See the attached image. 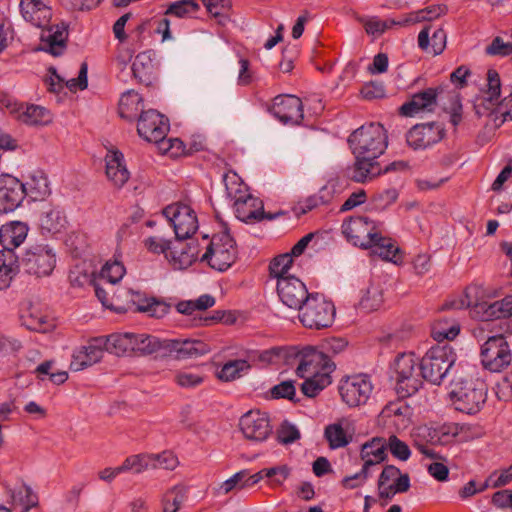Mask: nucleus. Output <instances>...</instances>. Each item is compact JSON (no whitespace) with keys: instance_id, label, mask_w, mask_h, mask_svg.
Masks as SVG:
<instances>
[{"instance_id":"ddd939ff","label":"nucleus","mask_w":512,"mask_h":512,"mask_svg":"<svg viewBox=\"0 0 512 512\" xmlns=\"http://www.w3.org/2000/svg\"><path fill=\"white\" fill-rule=\"evenodd\" d=\"M163 215L171 223L177 240H185L198 230V220L194 210L183 203H174L163 209Z\"/></svg>"},{"instance_id":"052dcab7","label":"nucleus","mask_w":512,"mask_h":512,"mask_svg":"<svg viewBox=\"0 0 512 512\" xmlns=\"http://www.w3.org/2000/svg\"><path fill=\"white\" fill-rule=\"evenodd\" d=\"M485 53L490 56H509L512 54V43L504 42L501 37H495L486 47Z\"/></svg>"},{"instance_id":"4c0bfd02","label":"nucleus","mask_w":512,"mask_h":512,"mask_svg":"<svg viewBox=\"0 0 512 512\" xmlns=\"http://www.w3.org/2000/svg\"><path fill=\"white\" fill-rule=\"evenodd\" d=\"M446 12L447 7L445 5H431L426 8L410 13L407 17H405L398 23L400 24V26H406L409 24L419 23L423 21H432L439 18L442 15H445Z\"/></svg>"},{"instance_id":"2eb2a0df","label":"nucleus","mask_w":512,"mask_h":512,"mask_svg":"<svg viewBox=\"0 0 512 512\" xmlns=\"http://www.w3.org/2000/svg\"><path fill=\"white\" fill-rule=\"evenodd\" d=\"M379 231L376 223L367 216L350 217L342 224V233L346 239L364 249H368Z\"/></svg>"},{"instance_id":"6ab92c4d","label":"nucleus","mask_w":512,"mask_h":512,"mask_svg":"<svg viewBox=\"0 0 512 512\" xmlns=\"http://www.w3.org/2000/svg\"><path fill=\"white\" fill-rule=\"evenodd\" d=\"M277 293L284 305L296 310L311 296L305 284L294 276L280 278L277 281Z\"/></svg>"},{"instance_id":"a878e982","label":"nucleus","mask_w":512,"mask_h":512,"mask_svg":"<svg viewBox=\"0 0 512 512\" xmlns=\"http://www.w3.org/2000/svg\"><path fill=\"white\" fill-rule=\"evenodd\" d=\"M20 12L25 21L38 28L47 26L52 18L48 0H20Z\"/></svg>"},{"instance_id":"473e14b6","label":"nucleus","mask_w":512,"mask_h":512,"mask_svg":"<svg viewBox=\"0 0 512 512\" xmlns=\"http://www.w3.org/2000/svg\"><path fill=\"white\" fill-rule=\"evenodd\" d=\"M135 340L134 333L124 332V333H113L103 339L104 348L117 356L124 355H132Z\"/></svg>"},{"instance_id":"69168bd1","label":"nucleus","mask_w":512,"mask_h":512,"mask_svg":"<svg viewBox=\"0 0 512 512\" xmlns=\"http://www.w3.org/2000/svg\"><path fill=\"white\" fill-rule=\"evenodd\" d=\"M270 392L274 399L286 398L293 400L296 390L292 381H283L280 384L273 386Z\"/></svg>"},{"instance_id":"f3484780","label":"nucleus","mask_w":512,"mask_h":512,"mask_svg":"<svg viewBox=\"0 0 512 512\" xmlns=\"http://www.w3.org/2000/svg\"><path fill=\"white\" fill-rule=\"evenodd\" d=\"M444 136L445 128L442 123L429 122L414 125L406 134V141L412 149L420 150L440 142Z\"/></svg>"},{"instance_id":"49530a36","label":"nucleus","mask_w":512,"mask_h":512,"mask_svg":"<svg viewBox=\"0 0 512 512\" xmlns=\"http://www.w3.org/2000/svg\"><path fill=\"white\" fill-rule=\"evenodd\" d=\"M324 436L332 449L345 447L351 441V436L346 433L340 423L328 425L325 428Z\"/></svg>"},{"instance_id":"a19ab883","label":"nucleus","mask_w":512,"mask_h":512,"mask_svg":"<svg viewBox=\"0 0 512 512\" xmlns=\"http://www.w3.org/2000/svg\"><path fill=\"white\" fill-rule=\"evenodd\" d=\"M368 249L372 250V254L378 255L383 260L396 262V254L399 248L392 242L390 238L381 235L377 232V237L373 239L371 246Z\"/></svg>"},{"instance_id":"c03bdc74","label":"nucleus","mask_w":512,"mask_h":512,"mask_svg":"<svg viewBox=\"0 0 512 512\" xmlns=\"http://www.w3.org/2000/svg\"><path fill=\"white\" fill-rule=\"evenodd\" d=\"M303 378L305 381L301 384V391L305 396L310 398L318 395L332 382L331 375H328L327 373H320L314 376L308 375Z\"/></svg>"},{"instance_id":"2f4dec72","label":"nucleus","mask_w":512,"mask_h":512,"mask_svg":"<svg viewBox=\"0 0 512 512\" xmlns=\"http://www.w3.org/2000/svg\"><path fill=\"white\" fill-rule=\"evenodd\" d=\"M487 95L481 100V103L475 104L476 113L482 115V109L489 111L499 102L501 94V81L499 73L494 69H489L487 72Z\"/></svg>"},{"instance_id":"72a5a7b5","label":"nucleus","mask_w":512,"mask_h":512,"mask_svg":"<svg viewBox=\"0 0 512 512\" xmlns=\"http://www.w3.org/2000/svg\"><path fill=\"white\" fill-rule=\"evenodd\" d=\"M0 245L4 249H15L19 247L26 239L28 226L22 222H11L2 228Z\"/></svg>"},{"instance_id":"f03ea898","label":"nucleus","mask_w":512,"mask_h":512,"mask_svg":"<svg viewBox=\"0 0 512 512\" xmlns=\"http://www.w3.org/2000/svg\"><path fill=\"white\" fill-rule=\"evenodd\" d=\"M456 361V353L448 344L431 347L419 363L422 378L440 385Z\"/></svg>"},{"instance_id":"8fccbe9b","label":"nucleus","mask_w":512,"mask_h":512,"mask_svg":"<svg viewBox=\"0 0 512 512\" xmlns=\"http://www.w3.org/2000/svg\"><path fill=\"white\" fill-rule=\"evenodd\" d=\"M293 263L291 254H282L277 257H275L270 265H269V271L270 275L277 279V281L280 278H286L289 275H286L291 268V265Z\"/></svg>"},{"instance_id":"423d86ee","label":"nucleus","mask_w":512,"mask_h":512,"mask_svg":"<svg viewBox=\"0 0 512 512\" xmlns=\"http://www.w3.org/2000/svg\"><path fill=\"white\" fill-rule=\"evenodd\" d=\"M124 298L126 301L121 305H112V310L117 313H125L127 311L147 313L150 317L157 319L163 318L170 310V305L156 298H147L140 292L132 290H121L117 296Z\"/></svg>"},{"instance_id":"79ce46f5","label":"nucleus","mask_w":512,"mask_h":512,"mask_svg":"<svg viewBox=\"0 0 512 512\" xmlns=\"http://www.w3.org/2000/svg\"><path fill=\"white\" fill-rule=\"evenodd\" d=\"M383 289L380 284L371 283L363 293L359 306L366 312L378 310L383 304Z\"/></svg>"},{"instance_id":"aec40b11","label":"nucleus","mask_w":512,"mask_h":512,"mask_svg":"<svg viewBox=\"0 0 512 512\" xmlns=\"http://www.w3.org/2000/svg\"><path fill=\"white\" fill-rule=\"evenodd\" d=\"M240 429L246 439L262 442L272 432L268 415L260 411H249L239 421Z\"/></svg>"},{"instance_id":"ea45409f","label":"nucleus","mask_w":512,"mask_h":512,"mask_svg":"<svg viewBox=\"0 0 512 512\" xmlns=\"http://www.w3.org/2000/svg\"><path fill=\"white\" fill-rule=\"evenodd\" d=\"M187 498V487L178 484L168 489L162 497L163 512H178L182 503Z\"/></svg>"},{"instance_id":"09e8293b","label":"nucleus","mask_w":512,"mask_h":512,"mask_svg":"<svg viewBox=\"0 0 512 512\" xmlns=\"http://www.w3.org/2000/svg\"><path fill=\"white\" fill-rule=\"evenodd\" d=\"M200 6L195 0H179L169 5L165 15L184 18L195 14Z\"/></svg>"},{"instance_id":"338daca9","label":"nucleus","mask_w":512,"mask_h":512,"mask_svg":"<svg viewBox=\"0 0 512 512\" xmlns=\"http://www.w3.org/2000/svg\"><path fill=\"white\" fill-rule=\"evenodd\" d=\"M0 268H16L17 271H20V269H22L21 260L19 261V257L15 254L13 249L2 248L0 250Z\"/></svg>"},{"instance_id":"f257e3e1","label":"nucleus","mask_w":512,"mask_h":512,"mask_svg":"<svg viewBox=\"0 0 512 512\" xmlns=\"http://www.w3.org/2000/svg\"><path fill=\"white\" fill-rule=\"evenodd\" d=\"M355 156L352 179L363 183L381 174L382 168L377 159L387 148V135L379 123H370L356 129L348 138Z\"/></svg>"},{"instance_id":"58836bf2","label":"nucleus","mask_w":512,"mask_h":512,"mask_svg":"<svg viewBox=\"0 0 512 512\" xmlns=\"http://www.w3.org/2000/svg\"><path fill=\"white\" fill-rule=\"evenodd\" d=\"M26 185V196L34 201L44 200L51 194L50 183L46 175H33Z\"/></svg>"},{"instance_id":"9d476101","label":"nucleus","mask_w":512,"mask_h":512,"mask_svg":"<svg viewBox=\"0 0 512 512\" xmlns=\"http://www.w3.org/2000/svg\"><path fill=\"white\" fill-rule=\"evenodd\" d=\"M450 306L457 309L469 308L470 315L480 321L497 319L495 301H488L484 289L478 285L468 286L464 297L458 302H452Z\"/></svg>"},{"instance_id":"e2e57ef3","label":"nucleus","mask_w":512,"mask_h":512,"mask_svg":"<svg viewBox=\"0 0 512 512\" xmlns=\"http://www.w3.org/2000/svg\"><path fill=\"white\" fill-rule=\"evenodd\" d=\"M277 437L280 443L290 444L300 438V432L295 425L284 421L277 432Z\"/></svg>"},{"instance_id":"c9c22d12","label":"nucleus","mask_w":512,"mask_h":512,"mask_svg":"<svg viewBox=\"0 0 512 512\" xmlns=\"http://www.w3.org/2000/svg\"><path fill=\"white\" fill-rule=\"evenodd\" d=\"M143 99L134 90L124 92L119 101V114L127 120H134L139 117L142 110Z\"/></svg>"},{"instance_id":"7c9ffc66","label":"nucleus","mask_w":512,"mask_h":512,"mask_svg":"<svg viewBox=\"0 0 512 512\" xmlns=\"http://www.w3.org/2000/svg\"><path fill=\"white\" fill-rule=\"evenodd\" d=\"M413 446L420 453L431 459H441L442 457L429 447V445H437L439 437L436 436L433 428L427 426H419L412 433Z\"/></svg>"},{"instance_id":"6e6d98bb","label":"nucleus","mask_w":512,"mask_h":512,"mask_svg":"<svg viewBox=\"0 0 512 512\" xmlns=\"http://www.w3.org/2000/svg\"><path fill=\"white\" fill-rule=\"evenodd\" d=\"M174 381L182 388H194L204 381L203 375L193 371H178L174 375Z\"/></svg>"},{"instance_id":"c756f323","label":"nucleus","mask_w":512,"mask_h":512,"mask_svg":"<svg viewBox=\"0 0 512 512\" xmlns=\"http://www.w3.org/2000/svg\"><path fill=\"white\" fill-rule=\"evenodd\" d=\"M106 175L108 179L116 186L122 187L129 179L130 173L127 170L124 156L119 151H109L105 157Z\"/></svg>"},{"instance_id":"4468645a","label":"nucleus","mask_w":512,"mask_h":512,"mask_svg":"<svg viewBox=\"0 0 512 512\" xmlns=\"http://www.w3.org/2000/svg\"><path fill=\"white\" fill-rule=\"evenodd\" d=\"M226 190L230 197H234V210L236 217L242 222H255L263 219L272 220L277 217V214L265 213L263 209V202L250 194H242L240 190L233 193L226 183ZM280 213H278L279 215Z\"/></svg>"},{"instance_id":"dca6fc26","label":"nucleus","mask_w":512,"mask_h":512,"mask_svg":"<svg viewBox=\"0 0 512 512\" xmlns=\"http://www.w3.org/2000/svg\"><path fill=\"white\" fill-rule=\"evenodd\" d=\"M299 364L296 369V374L299 377H306L308 375H318L320 373H327L330 375L335 370V364L331 361L329 355L325 352L318 350L314 347L304 348L298 355Z\"/></svg>"},{"instance_id":"393cba45","label":"nucleus","mask_w":512,"mask_h":512,"mask_svg":"<svg viewBox=\"0 0 512 512\" xmlns=\"http://www.w3.org/2000/svg\"><path fill=\"white\" fill-rule=\"evenodd\" d=\"M209 352L207 344L201 340L165 339L164 356L170 355L177 359L194 358Z\"/></svg>"},{"instance_id":"3c124183","label":"nucleus","mask_w":512,"mask_h":512,"mask_svg":"<svg viewBox=\"0 0 512 512\" xmlns=\"http://www.w3.org/2000/svg\"><path fill=\"white\" fill-rule=\"evenodd\" d=\"M361 22L364 24L366 32L373 36H379L394 25H400L399 21L381 20L378 17L362 18Z\"/></svg>"},{"instance_id":"cd10ccee","label":"nucleus","mask_w":512,"mask_h":512,"mask_svg":"<svg viewBox=\"0 0 512 512\" xmlns=\"http://www.w3.org/2000/svg\"><path fill=\"white\" fill-rule=\"evenodd\" d=\"M103 339H94L87 346L81 347L73 354L70 367L74 371H80L98 363L103 357Z\"/></svg>"},{"instance_id":"bb28decb","label":"nucleus","mask_w":512,"mask_h":512,"mask_svg":"<svg viewBox=\"0 0 512 512\" xmlns=\"http://www.w3.org/2000/svg\"><path fill=\"white\" fill-rule=\"evenodd\" d=\"M40 35L42 50L49 52L53 56H59L66 47L67 30L63 24L50 25V23L41 28Z\"/></svg>"},{"instance_id":"de8ad7c7","label":"nucleus","mask_w":512,"mask_h":512,"mask_svg":"<svg viewBox=\"0 0 512 512\" xmlns=\"http://www.w3.org/2000/svg\"><path fill=\"white\" fill-rule=\"evenodd\" d=\"M11 498L14 503L22 505L25 510H29L38 503V497L28 485H21L11 493Z\"/></svg>"},{"instance_id":"774afa93","label":"nucleus","mask_w":512,"mask_h":512,"mask_svg":"<svg viewBox=\"0 0 512 512\" xmlns=\"http://www.w3.org/2000/svg\"><path fill=\"white\" fill-rule=\"evenodd\" d=\"M88 66L85 62H83L80 66L78 77L72 78L66 82V86L71 91H76L77 89L84 90L87 88L88 80H87Z\"/></svg>"},{"instance_id":"f8f14e48","label":"nucleus","mask_w":512,"mask_h":512,"mask_svg":"<svg viewBox=\"0 0 512 512\" xmlns=\"http://www.w3.org/2000/svg\"><path fill=\"white\" fill-rule=\"evenodd\" d=\"M372 391L371 378L366 374L347 376L339 384L341 399L349 407L365 405L370 399Z\"/></svg>"},{"instance_id":"412c9836","label":"nucleus","mask_w":512,"mask_h":512,"mask_svg":"<svg viewBox=\"0 0 512 512\" xmlns=\"http://www.w3.org/2000/svg\"><path fill=\"white\" fill-rule=\"evenodd\" d=\"M271 112L284 124H299L303 119L302 102L295 95H279L275 97Z\"/></svg>"},{"instance_id":"39448f33","label":"nucleus","mask_w":512,"mask_h":512,"mask_svg":"<svg viewBox=\"0 0 512 512\" xmlns=\"http://www.w3.org/2000/svg\"><path fill=\"white\" fill-rule=\"evenodd\" d=\"M450 396L458 411L475 414L486 402L487 386L482 380H463L454 383Z\"/></svg>"},{"instance_id":"4d7b16f0","label":"nucleus","mask_w":512,"mask_h":512,"mask_svg":"<svg viewBox=\"0 0 512 512\" xmlns=\"http://www.w3.org/2000/svg\"><path fill=\"white\" fill-rule=\"evenodd\" d=\"M460 332L457 324L447 327L446 323L439 322L432 328V337L438 342L453 340Z\"/></svg>"},{"instance_id":"5701e85b","label":"nucleus","mask_w":512,"mask_h":512,"mask_svg":"<svg viewBox=\"0 0 512 512\" xmlns=\"http://www.w3.org/2000/svg\"><path fill=\"white\" fill-rule=\"evenodd\" d=\"M388 457L386 448V439L383 437H373L361 446L360 458L363 461V474L367 472L373 474L375 468L383 463Z\"/></svg>"},{"instance_id":"37998d69","label":"nucleus","mask_w":512,"mask_h":512,"mask_svg":"<svg viewBox=\"0 0 512 512\" xmlns=\"http://www.w3.org/2000/svg\"><path fill=\"white\" fill-rule=\"evenodd\" d=\"M250 369V364L243 359L230 360L226 362L221 370L217 373V377L221 381L229 382L240 378Z\"/></svg>"},{"instance_id":"20e7f679","label":"nucleus","mask_w":512,"mask_h":512,"mask_svg":"<svg viewBox=\"0 0 512 512\" xmlns=\"http://www.w3.org/2000/svg\"><path fill=\"white\" fill-rule=\"evenodd\" d=\"M298 311L302 325L315 330L330 327L336 314L334 304L318 293L311 294Z\"/></svg>"},{"instance_id":"0e129e2a","label":"nucleus","mask_w":512,"mask_h":512,"mask_svg":"<svg viewBox=\"0 0 512 512\" xmlns=\"http://www.w3.org/2000/svg\"><path fill=\"white\" fill-rule=\"evenodd\" d=\"M496 396L500 401H512V370L497 383Z\"/></svg>"},{"instance_id":"9b49d317","label":"nucleus","mask_w":512,"mask_h":512,"mask_svg":"<svg viewBox=\"0 0 512 512\" xmlns=\"http://www.w3.org/2000/svg\"><path fill=\"white\" fill-rule=\"evenodd\" d=\"M512 362L510 346L503 335L489 337L481 347V363L491 372H501Z\"/></svg>"},{"instance_id":"b1692460","label":"nucleus","mask_w":512,"mask_h":512,"mask_svg":"<svg viewBox=\"0 0 512 512\" xmlns=\"http://www.w3.org/2000/svg\"><path fill=\"white\" fill-rule=\"evenodd\" d=\"M442 91V88H427L414 94L409 101L399 108V113L402 116L412 117L420 112L433 111L437 97Z\"/></svg>"},{"instance_id":"bf43d9fd","label":"nucleus","mask_w":512,"mask_h":512,"mask_svg":"<svg viewBox=\"0 0 512 512\" xmlns=\"http://www.w3.org/2000/svg\"><path fill=\"white\" fill-rule=\"evenodd\" d=\"M148 454H138L127 457L124 462L128 471H133L136 474L150 469Z\"/></svg>"},{"instance_id":"7ed1b4c3","label":"nucleus","mask_w":512,"mask_h":512,"mask_svg":"<svg viewBox=\"0 0 512 512\" xmlns=\"http://www.w3.org/2000/svg\"><path fill=\"white\" fill-rule=\"evenodd\" d=\"M169 127L168 119L154 109L141 111L138 117L137 132L139 136L148 142L161 143L164 150L182 145L177 138L166 140Z\"/></svg>"},{"instance_id":"c85d7f7f","label":"nucleus","mask_w":512,"mask_h":512,"mask_svg":"<svg viewBox=\"0 0 512 512\" xmlns=\"http://www.w3.org/2000/svg\"><path fill=\"white\" fill-rule=\"evenodd\" d=\"M152 56L151 51L139 53L129 68L134 78L146 86L151 85L157 78L156 65Z\"/></svg>"},{"instance_id":"864d4df0","label":"nucleus","mask_w":512,"mask_h":512,"mask_svg":"<svg viewBox=\"0 0 512 512\" xmlns=\"http://www.w3.org/2000/svg\"><path fill=\"white\" fill-rule=\"evenodd\" d=\"M386 448L394 458L400 461H407L410 458L411 450L409 446L396 435H390L386 439Z\"/></svg>"},{"instance_id":"a18cd8bd","label":"nucleus","mask_w":512,"mask_h":512,"mask_svg":"<svg viewBox=\"0 0 512 512\" xmlns=\"http://www.w3.org/2000/svg\"><path fill=\"white\" fill-rule=\"evenodd\" d=\"M198 253V246L189 243L185 247L181 248L180 251H171V261L173 262L175 268L185 269L196 261Z\"/></svg>"},{"instance_id":"1a4fd4ad","label":"nucleus","mask_w":512,"mask_h":512,"mask_svg":"<svg viewBox=\"0 0 512 512\" xmlns=\"http://www.w3.org/2000/svg\"><path fill=\"white\" fill-rule=\"evenodd\" d=\"M237 258L235 241L228 232L216 235L212 238L207 251L202 256L203 261L218 271L227 270Z\"/></svg>"},{"instance_id":"e433bc0d","label":"nucleus","mask_w":512,"mask_h":512,"mask_svg":"<svg viewBox=\"0 0 512 512\" xmlns=\"http://www.w3.org/2000/svg\"><path fill=\"white\" fill-rule=\"evenodd\" d=\"M18 119L27 125H46L51 122L50 112L39 105L21 106L18 110Z\"/></svg>"},{"instance_id":"680f3d73","label":"nucleus","mask_w":512,"mask_h":512,"mask_svg":"<svg viewBox=\"0 0 512 512\" xmlns=\"http://www.w3.org/2000/svg\"><path fill=\"white\" fill-rule=\"evenodd\" d=\"M124 274L125 268L119 262L106 263L101 270V276L106 278L111 284L121 280Z\"/></svg>"},{"instance_id":"13d9d810","label":"nucleus","mask_w":512,"mask_h":512,"mask_svg":"<svg viewBox=\"0 0 512 512\" xmlns=\"http://www.w3.org/2000/svg\"><path fill=\"white\" fill-rule=\"evenodd\" d=\"M444 109L450 114V122L456 127L462 121V104L458 92L450 93V104Z\"/></svg>"},{"instance_id":"f704fd0d","label":"nucleus","mask_w":512,"mask_h":512,"mask_svg":"<svg viewBox=\"0 0 512 512\" xmlns=\"http://www.w3.org/2000/svg\"><path fill=\"white\" fill-rule=\"evenodd\" d=\"M134 350L133 354L145 356L158 354L164 356L165 339L161 340L158 337L147 335V334H135L134 333Z\"/></svg>"},{"instance_id":"603ef678","label":"nucleus","mask_w":512,"mask_h":512,"mask_svg":"<svg viewBox=\"0 0 512 512\" xmlns=\"http://www.w3.org/2000/svg\"><path fill=\"white\" fill-rule=\"evenodd\" d=\"M150 468L173 470L178 465L177 457L170 451H164L161 454H148Z\"/></svg>"},{"instance_id":"0eeeda50","label":"nucleus","mask_w":512,"mask_h":512,"mask_svg":"<svg viewBox=\"0 0 512 512\" xmlns=\"http://www.w3.org/2000/svg\"><path fill=\"white\" fill-rule=\"evenodd\" d=\"M394 370L397 374V392L403 397L415 394L423 385V378L419 369V363L413 354H401L394 362Z\"/></svg>"},{"instance_id":"5fc2aeb1","label":"nucleus","mask_w":512,"mask_h":512,"mask_svg":"<svg viewBox=\"0 0 512 512\" xmlns=\"http://www.w3.org/2000/svg\"><path fill=\"white\" fill-rule=\"evenodd\" d=\"M465 428L464 425L457 423L443 424L437 428H433L440 441L437 444L445 445L451 442L454 438L458 437L460 432Z\"/></svg>"},{"instance_id":"a211bd4d","label":"nucleus","mask_w":512,"mask_h":512,"mask_svg":"<svg viewBox=\"0 0 512 512\" xmlns=\"http://www.w3.org/2000/svg\"><path fill=\"white\" fill-rule=\"evenodd\" d=\"M26 197V185L18 178L0 175V213L15 211Z\"/></svg>"},{"instance_id":"4be33fe9","label":"nucleus","mask_w":512,"mask_h":512,"mask_svg":"<svg viewBox=\"0 0 512 512\" xmlns=\"http://www.w3.org/2000/svg\"><path fill=\"white\" fill-rule=\"evenodd\" d=\"M68 225L66 213L59 205L46 207L38 220V227L43 236L57 237L67 230Z\"/></svg>"},{"instance_id":"6e6552de","label":"nucleus","mask_w":512,"mask_h":512,"mask_svg":"<svg viewBox=\"0 0 512 512\" xmlns=\"http://www.w3.org/2000/svg\"><path fill=\"white\" fill-rule=\"evenodd\" d=\"M56 265V254L48 244H35L21 258L22 270L37 278L49 276Z\"/></svg>"}]
</instances>
